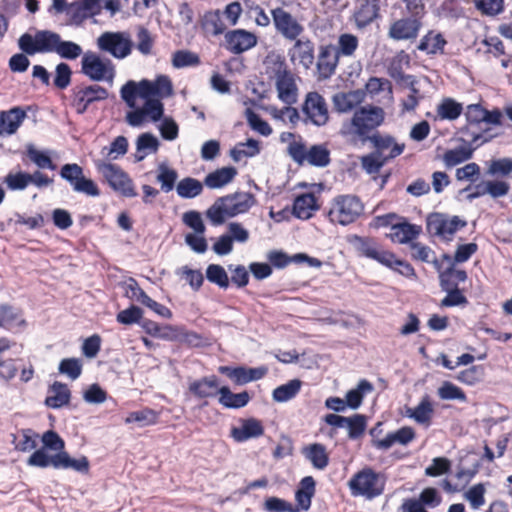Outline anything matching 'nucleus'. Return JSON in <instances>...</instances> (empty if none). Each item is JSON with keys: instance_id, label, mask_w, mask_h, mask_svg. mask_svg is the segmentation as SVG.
I'll return each mask as SVG.
<instances>
[{"instance_id": "obj_1", "label": "nucleus", "mask_w": 512, "mask_h": 512, "mask_svg": "<svg viewBox=\"0 0 512 512\" xmlns=\"http://www.w3.org/2000/svg\"><path fill=\"white\" fill-rule=\"evenodd\" d=\"M384 117V110L380 107H361L350 120L342 123L339 133L347 143L353 146L363 145L370 140V133L383 123Z\"/></svg>"}, {"instance_id": "obj_2", "label": "nucleus", "mask_w": 512, "mask_h": 512, "mask_svg": "<svg viewBox=\"0 0 512 512\" xmlns=\"http://www.w3.org/2000/svg\"><path fill=\"white\" fill-rule=\"evenodd\" d=\"M254 205V197L247 192L226 195L217 199L206 215L214 225L222 224L226 218L247 212Z\"/></svg>"}, {"instance_id": "obj_3", "label": "nucleus", "mask_w": 512, "mask_h": 512, "mask_svg": "<svg viewBox=\"0 0 512 512\" xmlns=\"http://www.w3.org/2000/svg\"><path fill=\"white\" fill-rule=\"evenodd\" d=\"M27 464L40 468L52 466L55 469H72L83 474L88 473L90 467L86 456L74 459L66 451L56 454H44L43 451H34L28 458Z\"/></svg>"}, {"instance_id": "obj_4", "label": "nucleus", "mask_w": 512, "mask_h": 512, "mask_svg": "<svg viewBox=\"0 0 512 512\" xmlns=\"http://www.w3.org/2000/svg\"><path fill=\"white\" fill-rule=\"evenodd\" d=\"M81 72L92 81L112 84L116 75L113 62L96 52L86 51L81 59Z\"/></svg>"}, {"instance_id": "obj_5", "label": "nucleus", "mask_w": 512, "mask_h": 512, "mask_svg": "<svg viewBox=\"0 0 512 512\" xmlns=\"http://www.w3.org/2000/svg\"><path fill=\"white\" fill-rule=\"evenodd\" d=\"M348 486L352 495L372 499L382 494L384 480L379 473L371 468H364L349 480Z\"/></svg>"}, {"instance_id": "obj_6", "label": "nucleus", "mask_w": 512, "mask_h": 512, "mask_svg": "<svg viewBox=\"0 0 512 512\" xmlns=\"http://www.w3.org/2000/svg\"><path fill=\"white\" fill-rule=\"evenodd\" d=\"M363 212L360 199L354 195H338L331 203L329 218L331 222L348 225L354 222Z\"/></svg>"}, {"instance_id": "obj_7", "label": "nucleus", "mask_w": 512, "mask_h": 512, "mask_svg": "<svg viewBox=\"0 0 512 512\" xmlns=\"http://www.w3.org/2000/svg\"><path fill=\"white\" fill-rule=\"evenodd\" d=\"M60 35L50 30L37 31L35 35L23 34L19 40V48L28 55L36 53H56Z\"/></svg>"}, {"instance_id": "obj_8", "label": "nucleus", "mask_w": 512, "mask_h": 512, "mask_svg": "<svg viewBox=\"0 0 512 512\" xmlns=\"http://www.w3.org/2000/svg\"><path fill=\"white\" fill-rule=\"evenodd\" d=\"M99 50L116 59H124L132 52L133 43L125 32H104L96 40Z\"/></svg>"}, {"instance_id": "obj_9", "label": "nucleus", "mask_w": 512, "mask_h": 512, "mask_svg": "<svg viewBox=\"0 0 512 512\" xmlns=\"http://www.w3.org/2000/svg\"><path fill=\"white\" fill-rule=\"evenodd\" d=\"M275 30L286 40L292 41L303 36L304 25L289 11L277 7L271 11Z\"/></svg>"}, {"instance_id": "obj_10", "label": "nucleus", "mask_w": 512, "mask_h": 512, "mask_svg": "<svg viewBox=\"0 0 512 512\" xmlns=\"http://www.w3.org/2000/svg\"><path fill=\"white\" fill-rule=\"evenodd\" d=\"M466 221L458 216H449L442 213H433L427 218V228L430 233L445 240H451L452 236L466 226Z\"/></svg>"}, {"instance_id": "obj_11", "label": "nucleus", "mask_w": 512, "mask_h": 512, "mask_svg": "<svg viewBox=\"0 0 512 512\" xmlns=\"http://www.w3.org/2000/svg\"><path fill=\"white\" fill-rule=\"evenodd\" d=\"M97 168L115 191L126 197L136 196L131 179L119 166L111 163H99Z\"/></svg>"}, {"instance_id": "obj_12", "label": "nucleus", "mask_w": 512, "mask_h": 512, "mask_svg": "<svg viewBox=\"0 0 512 512\" xmlns=\"http://www.w3.org/2000/svg\"><path fill=\"white\" fill-rule=\"evenodd\" d=\"M303 112L316 126H323L329 120L327 103L318 92H309L306 95Z\"/></svg>"}, {"instance_id": "obj_13", "label": "nucleus", "mask_w": 512, "mask_h": 512, "mask_svg": "<svg viewBox=\"0 0 512 512\" xmlns=\"http://www.w3.org/2000/svg\"><path fill=\"white\" fill-rule=\"evenodd\" d=\"M421 27V21L415 16L400 18L390 24L388 37L395 41L415 40Z\"/></svg>"}, {"instance_id": "obj_14", "label": "nucleus", "mask_w": 512, "mask_h": 512, "mask_svg": "<svg viewBox=\"0 0 512 512\" xmlns=\"http://www.w3.org/2000/svg\"><path fill=\"white\" fill-rule=\"evenodd\" d=\"M294 43L288 49V56L292 64L309 69L314 63V44L305 36L292 40Z\"/></svg>"}, {"instance_id": "obj_15", "label": "nucleus", "mask_w": 512, "mask_h": 512, "mask_svg": "<svg viewBox=\"0 0 512 512\" xmlns=\"http://www.w3.org/2000/svg\"><path fill=\"white\" fill-rule=\"evenodd\" d=\"M351 243L361 255L376 260L382 265H390L393 261V253L383 250L373 239L353 236Z\"/></svg>"}, {"instance_id": "obj_16", "label": "nucleus", "mask_w": 512, "mask_h": 512, "mask_svg": "<svg viewBox=\"0 0 512 512\" xmlns=\"http://www.w3.org/2000/svg\"><path fill=\"white\" fill-rule=\"evenodd\" d=\"M226 49L234 54H241L257 44V36L244 29H236L225 34Z\"/></svg>"}, {"instance_id": "obj_17", "label": "nucleus", "mask_w": 512, "mask_h": 512, "mask_svg": "<svg viewBox=\"0 0 512 512\" xmlns=\"http://www.w3.org/2000/svg\"><path fill=\"white\" fill-rule=\"evenodd\" d=\"M141 98L155 97L157 99L167 98L173 95V85L169 77L158 76L155 80L140 81Z\"/></svg>"}, {"instance_id": "obj_18", "label": "nucleus", "mask_w": 512, "mask_h": 512, "mask_svg": "<svg viewBox=\"0 0 512 512\" xmlns=\"http://www.w3.org/2000/svg\"><path fill=\"white\" fill-rule=\"evenodd\" d=\"M379 16V0H362L353 13V20L358 29H363L374 22Z\"/></svg>"}, {"instance_id": "obj_19", "label": "nucleus", "mask_w": 512, "mask_h": 512, "mask_svg": "<svg viewBox=\"0 0 512 512\" xmlns=\"http://www.w3.org/2000/svg\"><path fill=\"white\" fill-rule=\"evenodd\" d=\"M108 91L99 85H90L78 90L75 94V104L79 113H84L88 106L96 101L105 100Z\"/></svg>"}, {"instance_id": "obj_20", "label": "nucleus", "mask_w": 512, "mask_h": 512, "mask_svg": "<svg viewBox=\"0 0 512 512\" xmlns=\"http://www.w3.org/2000/svg\"><path fill=\"white\" fill-rule=\"evenodd\" d=\"M278 99L286 105H293L298 99V88L292 72L274 80Z\"/></svg>"}, {"instance_id": "obj_21", "label": "nucleus", "mask_w": 512, "mask_h": 512, "mask_svg": "<svg viewBox=\"0 0 512 512\" xmlns=\"http://www.w3.org/2000/svg\"><path fill=\"white\" fill-rule=\"evenodd\" d=\"M375 147V151L381 156H386L387 160L399 156L405 148L404 143H398L389 135L373 134L369 140Z\"/></svg>"}, {"instance_id": "obj_22", "label": "nucleus", "mask_w": 512, "mask_h": 512, "mask_svg": "<svg viewBox=\"0 0 512 512\" xmlns=\"http://www.w3.org/2000/svg\"><path fill=\"white\" fill-rule=\"evenodd\" d=\"M340 56L332 45L323 46L320 49L317 69L322 79L331 77L336 70Z\"/></svg>"}, {"instance_id": "obj_23", "label": "nucleus", "mask_w": 512, "mask_h": 512, "mask_svg": "<svg viewBox=\"0 0 512 512\" xmlns=\"http://www.w3.org/2000/svg\"><path fill=\"white\" fill-rule=\"evenodd\" d=\"M25 118L26 112L20 107L0 112V136L16 133Z\"/></svg>"}, {"instance_id": "obj_24", "label": "nucleus", "mask_w": 512, "mask_h": 512, "mask_svg": "<svg viewBox=\"0 0 512 512\" xmlns=\"http://www.w3.org/2000/svg\"><path fill=\"white\" fill-rule=\"evenodd\" d=\"M365 99V92L362 90H353L348 92H338L333 95L332 103L339 113H347L360 105Z\"/></svg>"}, {"instance_id": "obj_25", "label": "nucleus", "mask_w": 512, "mask_h": 512, "mask_svg": "<svg viewBox=\"0 0 512 512\" xmlns=\"http://www.w3.org/2000/svg\"><path fill=\"white\" fill-rule=\"evenodd\" d=\"M263 433L262 423L255 418H249L242 420L240 426L232 427L230 435L236 442H245L251 438L260 437Z\"/></svg>"}, {"instance_id": "obj_26", "label": "nucleus", "mask_w": 512, "mask_h": 512, "mask_svg": "<svg viewBox=\"0 0 512 512\" xmlns=\"http://www.w3.org/2000/svg\"><path fill=\"white\" fill-rule=\"evenodd\" d=\"M263 68L269 79L275 80L284 74L291 72L286 64L284 56L275 50L270 51L263 60Z\"/></svg>"}, {"instance_id": "obj_27", "label": "nucleus", "mask_w": 512, "mask_h": 512, "mask_svg": "<svg viewBox=\"0 0 512 512\" xmlns=\"http://www.w3.org/2000/svg\"><path fill=\"white\" fill-rule=\"evenodd\" d=\"M100 0H80L73 2L68 7V14L75 22L95 16L100 13Z\"/></svg>"}, {"instance_id": "obj_28", "label": "nucleus", "mask_w": 512, "mask_h": 512, "mask_svg": "<svg viewBox=\"0 0 512 512\" xmlns=\"http://www.w3.org/2000/svg\"><path fill=\"white\" fill-rule=\"evenodd\" d=\"M302 455L315 469L324 470L329 463V455L324 445L312 443L301 449Z\"/></svg>"}, {"instance_id": "obj_29", "label": "nucleus", "mask_w": 512, "mask_h": 512, "mask_svg": "<svg viewBox=\"0 0 512 512\" xmlns=\"http://www.w3.org/2000/svg\"><path fill=\"white\" fill-rule=\"evenodd\" d=\"M510 185L502 180H487L483 181L475 187V192L470 195V198L490 195L493 198L503 197L508 194Z\"/></svg>"}, {"instance_id": "obj_30", "label": "nucleus", "mask_w": 512, "mask_h": 512, "mask_svg": "<svg viewBox=\"0 0 512 512\" xmlns=\"http://www.w3.org/2000/svg\"><path fill=\"white\" fill-rule=\"evenodd\" d=\"M421 232V227L410 223H396L392 224L391 231L388 237L393 241L400 244L411 242Z\"/></svg>"}, {"instance_id": "obj_31", "label": "nucleus", "mask_w": 512, "mask_h": 512, "mask_svg": "<svg viewBox=\"0 0 512 512\" xmlns=\"http://www.w3.org/2000/svg\"><path fill=\"white\" fill-rule=\"evenodd\" d=\"M2 327L8 329L23 330L26 327V321L22 317V311L8 304L0 305Z\"/></svg>"}, {"instance_id": "obj_32", "label": "nucleus", "mask_w": 512, "mask_h": 512, "mask_svg": "<svg viewBox=\"0 0 512 512\" xmlns=\"http://www.w3.org/2000/svg\"><path fill=\"white\" fill-rule=\"evenodd\" d=\"M415 438V432L411 427H402L399 430L388 434L385 438L377 440L374 445L379 449H389L393 444L406 445Z\"/></svg>"}, {"instance_id": "obj_33", "label": "nucleus", "mask_w": 512, "mask_h": 512, "mask_svg": "<svg viewBox=\"0 0 512 512\" xmlns=\"http://www.w3.org/2000/svg\"><path fill=\"white\" fill-rule=\"evenodd\" d=\"M237 175L234 167H222L209 173L204 180V184L211 189H219L232 182Z\"/></svg>"}, {"instance_id": "obj_34", "label": "nucleus", "mask_w": 512, "mask_h": 512, "mask_svg": "<svg viewBox=\"0 0 512 512\" xmlns=\"http://www.w3.org/2000/svg\"><path fill=\"white\" fill-rule=\"evenodd\" d=\"M318 208L315 196L312 193H306L295 199L293 214L299 219L306 220L309 219Z\"/></svg>"}, {"instance_id": "obj_35", "label": "nucleus", "mask_w": 512, "mask_h": 512, "mask_svg": "<svg viewBox=\"0 0 512 512\" xmlns=\"http://www.w3.org/2000/svg\"><path fill=\"white\" fill-rule=\"evenodd\" d=\"M48 393L45 404L50 408L57 409L63 407L70 401V391L67 385L61 382H54L50 386Z\"/></svg>"}, {"instance_id": "obj_36", "label": "nucleus", "mask_w": 512, "mask_h": 512, "mask_svg": "<svg viewBox=\"0 0 512 512\" xmlns=\"http://www.w3.org/2000/svg\"><path fill=\"white\" fill-rule=\"evenodd\" d=\"M220 388L215 376L202 378L189 385V390L199 398L213 397L219 394Z\"/></svg>"}, {"instance_id": "obj_37", "label": "nucleus", "mask_w": 512, "mask_h": 512, "mask_svg": "<svg viewBox=\"0 0 512 512\" xmlns=\"http://www.w3.org/2000/svg\"><path fill=\"white\" fill-rule=\"evenodd\" d=\"M433 412V406L429 398L426 396L422 398L420 403L415 408L407 407L405 410V415L409 418H412L419 424L428 426L431 422Z\"/></svg>"}, {"instance_id": "obj_38", "label": "nucleus", "mask_w": 512, "mask_h": 512, "mask_svg": "<svg viewBox=\"0 0 512 512\" xmlns=\"http://www.w3.org/2000/svg\"><path fill=\"white\" fill-rule=\"evenodd\" d=\"M315 493V481L311 476L304 477L300 487L296 491L295 498L301 510H308L311 506V499Z\"/></svg>"}, {"instance_id": "obj_39", "label": "nucleus", "mask_w": 512, "mask_h": 512, "mask_svg": "<svg viewBox=\"0 0 512 512\" xmlns=\"http://www.w3.org/2000/svg\"><path fill=\"white\" fill-rule=\"evenodd\" d=\"M374 387L372 383H370L366 379H362L359 381L356 388L349 390L346 393V402L349 408L357 409L362 404L363 398L372 393Z\"/></svg>"}, {"instance_id": "obj_40", "label": "nucleus", "mask_w": 512, "mask_h": 512, "mask_svg": "<svg viewBox=\"0 0 512 512\" xmlns=\"http://www.w3.org/2000/svg\"><path fill=\"white\" fill-rule=\"evenodd\" d=\"M160 142L151 133H143L136 140V159L143 160L147 155L157 152Z\"/></svg>"}, {"instance_id": "obj_41", "label": "nucleus", "mask_w": 512, "mask_h": 512, "mask_svg": "<svg viewBox=\"0 0 512 512\" xmlns=\"http://www.w3.org/2000/svg\"><path fill=\"white\" fill-rule=\"evenodd\" d=\"M302 382L299 379H292L286 384L276 387L272 392L275 402L284 403L292 400L300 392Z\"/></svg>"}, {"instance_id": "obj_42", "label": "nucleus", "mask_w": 512, "mask_h": 512, "mask_svg": "<svg viewBox=\"0 0 512 512\" xmlns=\"http://www.w3.org/2000/svg\"><path fill=\"white\" fill-rule=\"evenodd\" d=\"M219 402L226 408H241L247 405L249 402V394L247 392H241L234 394L228 387H221L219 390Z\"/></svg>"}, {"instance_id": "obj_43", "label": "nucleus", "mask_w": 512, "mask_h": 512, "mask_svg": "<svg viewBox=\"0 0 512 512\" xmlns=\"http://www.w3.org/2000/svg\"><path fill=\"white\" fill-rule=\"evenodd\" d=\"M445 45L446 40L441 33L430 31L421 39L418 49L429 54H436L442 52Z\"/></svg>"}, {"instance_id": "obj_44", "label": "nucleus", "mask_w": 512, "mask_h": 512, "mask_svg": "<svg viewBox=\"0 0 512 512\" xmlns=\"http://www.w3.org/2000/svg\"><path fill=\"white\" fill-rule=\"evenodd\" d=\"M359 46L358 37L351 33H343L338 37L337 44L334 46L337 54L345 57L354 56Z\"/></svg>"}, {"instance_id": "obj_45", "label": "nucleus", "mask_w": 512, "mask_h": 512, "mask_svg": "<svg viewBox=\"0 0 512 512\" xmlns=\"http://www.w3.org/2000/svg\"><path fill=\"white\" fill-rule=\"evenodd\" d=\"M265 111L276 121L286 123L289 122L291 124H296L299 120V113L296 108L291 107V105H287L281 109L273 105H269L265 107Z\"/></svg>"}, {"instance_id": "obj_46", "label": "nucleus", "mask_w": 512, "mask_h": 512, "mask_svg": "<svg viewBox=\"0 0 512 512\" xmlns=\"http://www.w3.org/2000/svg\"><path fill=\"white\" fill-rule=\"evenodd\" d=\"M462 105L451 98H445L437 106V117L441 120H455L462 113Z\"/></svg>"}, {"instance_id": "obj_47", "label": "nucleus", "mask_w": 512, "mask_h": 512, "mask_svg": "<svg viewBox=\"0 0 512 512\" xmlns=\"http://www.w3.org/2000/svg\"><path fill=\"white\" fill-rule=\"evenodd\" d=\"M203 190V184L191 177L183 178L176 185L177 194L181 198H194L201 194Z\"/></svg>"}, {"instance_id": "obj_48", "label": "nucleus", "mask_w": 512, "mask_h": 512, "mask_svg": "<svg viewBox=\"0 0 512 512\" xmlns=\"http://www.w3.org/2000/svg\"><path fill=\"white\" fill-rule=\"evenodd\" d=\"M42 448L37 451H43L44 454H50L49 451L56 453L64 452L65 443L62 438L54 431H46L42 435Z\"/></svg>"}, {"instance_id": "obj_49", "label": "nucleus", "mask_w": 512, "mask_h": 512, "mask_svg": "<svg viewBox=\"0 0 512 512\" xmlns=\"http://www.w3.org/2000/svg\"><path fill=\"white\" fill-rule=\"evenodd\" d=\"M145 102L140 107L145 114L146 118L151 122L160 121L164 114V105L160 99L155 97L142 98Z\"/></svg>"}, {"instance_id": "obj_50", "label": "nucleus", "mask_w": 512, "mask_h": 512, "mask_svg": "<svg viewBox=\"0 0 512 512\" xmlns=\"http://www.w3.org/2000/svg\"><path fill=\"white\" fill-rule=\"evenodd\" d=\"M259 153V142L248 139L246 142L237 144L231 150V157L234 161H240L243 157H252Z\"/></svg>"}, {"instance_id": "obj_51", "label": "nucleus", "mask_w": 512, "mask_h": 512, "mask_svg": "<svg viewBox=\"0 0 512 512\" xmlns=\"http://www.w3.org/2000/svg\"><path fill=\"white\" fill-rule=\"evenodd\" d=\"M26 153L29 159L40 169L54 170L56 166L53 164L50 156L43 151L38 150L34 145L29 144L26 147Z\"/></svg>"}, {"instance_id": "obj_52", "label": "nucleus", "mask_w": 512, "mask_h": 512, "mask_svg": "<svg viewBox=\"0 0 512 512\" xmlns=\"http://www.w3.org/2000/svg\"><path fill=\"white\" fill-rule=\"evenodd\" d=\"M157 420V414L151 409H143L140 411H134L128 414L125 418L126 424L136 423L138 427H145L155 424Z\"/></svg>"}, {"instance_id": "obj_53", "label": "nucleus", "mask_w": 512, "mask_h": 512, "mask_svg": "<svg viewBox=\"0 0 512 512\" xmlns=\"http://www.w3.org/2000/svg\"><path fill=\"white\" fill-rule=\"evenodd\" d=\"M330 161L329 151L322 145H314L307 150V158L305 162L311 165L324 167Z\"/></svg>"}, {"instance_id": "obj_54", "label": "nucleus", "mask_w": 512, "mask_h": 512, "mask_svg": "<svg viewBox=\"0 0 512 512\" xmlns=\"http://www.w3.org/2000/svg\"><path fill=\"white\" fill-rule=\"evenodd\" d=\"M128 141L124 136H118L110 144L109 147H104L101 151L103 156H106L112 160L118 159L127 153Z\"/></svg>"}, {"instance_id": "obj_55", "label": "nucleus", "mask_w": 512, "mask_h": 512, "mask_svg": "<svg viewBox=\"0 0 512 512\" xmlns=\"http://www.w3.org/2000/svg\"><path fill=\"white\" fill-rule=\"evenodd\" d=\"M386 162H387V157L381 156L376 151H374L368 155H365L361 158L362 168L368 174L378 173Z\"/></svg>"}, {"instance_id": "obj_56", "label": "nucleus", "mask_w": 512, "mask_h": 512, "mask_svg": "<svg viewBox=\"0 0 512 512\" xmlns=\"http://www.w3.org/2000/svg\"><path fill=\"white\" fill-rule=\"evenodd\" d=\"M437 393L442 400H459L461 402L467 400L463 390L449 381L443 382Z\"/></svg>"}, {"instance_id": "obj_57", "label": "nucleus", "mask_w": 512, "mask_h": 512, "mask_svg": "<svg viewBox=\"0 0 512 512\" xmlns=\"http://www.w3.org/2000/svg\"><path fill=\"white\" fill-rule=\"evenodd\" d=\"M177 177L178 174L174 169L166 165H160L158 167L157 181L160 183L161 189L164 192H170L174 188Z\"/></svg>"}, {"instance_id": "obj_58", "label": "nucleus", "mask_w": 512, "mask_h": 512, "mask_svg": "<svg viewBox=\"0 0 512 512\" xmlns=\"http://www.w3.org/2000/svg\"><path fill=\"white\" fill-rule=\"evenodd\" d=\"M56 54H58L61 58L74 60L81 55L83 56L84 53L82 47L79 44L72 41H64L60 38Z\"/></svg>"}, {"instance_id": "obj_59", "label": "nucleus", "mask_w": 512, "mask_h": 512, "mask_svg": "<svg viewBox=\"0 0 512 512\" xmlns=\"http://www.w3.org/2000/svg\"><path fill=\"white\" fill-rule=\"evenodd\" d=\"M474 5L486 16H496L504 11V0H474Z\"/></svg>"}, {"instance_id": "obj_60", "label": "nucleus", "mask_w": 512, "mask_h": 512, "mask_svg": "<svg viewBox=\"0 0 512 512\" xmlns=\"http://www.w3.org/2000/svg\"><path fill=\"white\" fill-rule=\"evenodd\" d=\"M120 95L122 100L127 104L130 108L136 107V98H141V89L140 82L136 83L135 81H128L125 85L122 86L120 90Z\"/></svg>"}, {"instance_id": "obj_61", "label": "nucleus", "mask_w": 512, "mask_h": 512, "mask_svg": "<svg viewBox=\"0 0 512 512\" xmlns=\"http://www.w3.org/2000/svg\"><path fill=\"white\" fill-rule=\"evenodd\" d=\"M405 84L409 86L410 93L402 101L403 111H413L419 103V90L415 87L416 81L413 76L405 77Z\"/></svg>"}, {"instance_id": "obj_62", "label": "nucleus", "mask_w": 512, "mask_h": 512, "mask_svg": "<svg viewBox=\"0 0 512 512\" xmlns=\"http://www.w3.org/2000/svg\"><path fill=\"white\" fill-rule=\"evenodd\" d=\"M472 156V150L466 147H459L452 150L447 151L444 154V162L447 166L453 167L456 166L468 159Z\"/></svg>"}, {"instance_id": "obj_63", "label": "nucleus", "mask_w": 512, "mask_h": 512, "mask_svg": "<svg viewBox=\"0 0 512 512\" xmlns=\"http://www.w3.org/2000/svg\"><path fill=\"white\" fill-rule=\"evenodd\" d=\"M158 130L161 137L167 141L175 140L179 135V126L172 117H162Z\"/></svg>"}, {"instance_id": "obj_64", "label": "nucleus", "mask_w": 512, "mask_h": 512, "mask_svg": "<svg viewBox=\"0 0 512 512\" xmlns=\"http://www.w3.org/2000/svg\"><path fill=\"white\" fill-rule=\"evenodd\" d=\"M207 279L217 284L221 288H227L229 285V278L225 269L217 264H211L206 270Z\"/></svg>"}]
</instances>
